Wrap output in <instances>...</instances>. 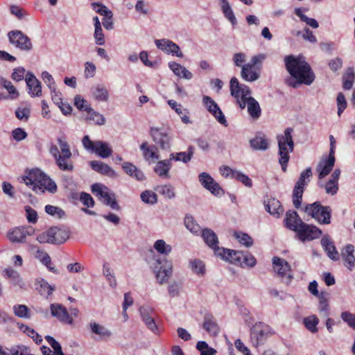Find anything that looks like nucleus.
I'll list each match as a JSON object with an SVG mask.
<instances>
[{"mask_svg": "<svg viewBox=\"0 0 355 355\" xmlns=\"http://www.w3.org/2000/svg\"><path fill=\"white\" fill-rule=\"evenodd\" d=\"M92 191L103 204L110 206L112 209H120L114 193L111 192L107 187L96 183L92 186Z\"/></svg>", "mask_w": 355, "mask_h": 355, "instance_id": "7", "label": "nucleus"}, {"mask_svg": "<svg viewBox=\"0 0 355 355\" xmlns=\"http://www.w3.org/2000/svg\"><path fill=\"white\" fill-rule=\"evenodd\" d=\"M141 199L146 204L154 205L157 201V196L153 191L146 190L141 193Z\"/></svg>", "mask_w": 355, "mask_h": 355, "instance_id": "58", "label": "nucleus"}, {"mask_svg": "<svg viewBox=\"0 0 355 355\" xmlns=\"http://www.w3.org/2000/svg\"><path fill=\"white\" fill-rule=\"evenodd\" d=\"M230 89L231 95L236 98L240 108L243 110L247 105L250 116L253 119H258L261 116V110L259 103L250 96L251 91L249 87L239 83V80L233 77L230 80Z\"/></svg>", "mask_w": 355, "mask_h": 355, "instance_id": "1", "label": "nucleus"}, {"mask_svg": "<svg viewBox=\"0 0 355 355\" xmlns=\"http://www.w3.org/2000/svg\"><path fill=\"white\" fill-rule=\"evenodd\" d=\"M285 67L289 74L298 83L306 85L312 84L315 80V73L310 64L302 55H287L284 58Z\"/></svg>", "mask_w": 355, "mask_h": 355, "instance_id": "2", "label": "nucleus"}, {"mask_svg": "<svg viewBox=\"0 0 355 355\" xmlns=\"http://www.w3.org/2000/svg\"><path fill=\"white\" fill-rule=\"evenodd\" d=\"M9 41L12 44H31V40L28 36L21 31H11L8 34Z\"/></svg>", "mask_w": 355, "mask_h": 355, "instance_id": "28", "label": "nucleus"}, {"mask_svg": "<svg viewBox=\"0 0 355 355\" xmlns=\"http://www.w3.org/2000/svg\"><path fill=\"white\" fill-rule=\"evenodd\" d=\"M312 176V171L311 168H307L303 171L295 183L293 191V202L295 208L299 209L301 206L302 195L305 187L310 181Z\"/></svg>", "mask_w": 355, "mask_h": 355, "instance_id": "6", "label": "nucleus"}, {"mask_svg": "<svg viewBox=\"0 0 355 355\" xmlns=\"http://www.w3.org/2000/svg\"><path fill=\"white\" fill-rule=\"evenodd\" d=\"M264 58L265 56L263 55L254 56L249 63L243 64L241 72V78L248 82L257 80L259 78V74L256 71L255 66Z\"/></svg>", "mask_w": 355, "mask_h": 355, "instance_id": "10", "label": "nucleus"}, {"mask_svg": "<svg viewBox=\"0 0 355 355\" xmlns=\"http://www.w3.org/2000/svg\"><path fill=\"white\" fill-rule=\"evenodd\" d=\"M57 141L60 149V155H72L69 144L64 138L59 137Z\"/></svg>", "mask_w": 355, "mask_h": 355, "instance_id": "63", "label": "nucleus"}, {"mask_svg": "<svg viewBox=\"0 0 355 355\" xmlns=\"http://www.w3.org/2000/svg\"><path fill=\"white\" fill-rule=\"evenodd\" d=\"M89 165L94 171L101 175L110 178H116L117 176L116 173L110 166L101 161H91Z\"/></svg>", "mask_w": 355, "mask_h": 355, "instance_id": "21", "label": "nucleus"}, {"mask_svg": "<svg viewBox=\"0 0 355 355\" xmlns=\"http://www.w3.org/2000/svg\"><path fill=\"white\" fill-rule=\"evenodd\" d=\"M155 249L160 254L167 255L171 251V246L167 245L164 240H157L154 244Z\"/></svg>", "mask_w": 355, "mask_h": 355, "instance_id": "59", "label": "nucleus"}, {"mask_svg": "<svg viewBox=\"0 0 355 355\" xmlns=\"http://www.w3.org/2000/svg\"><path fill=\"white\" fill-rule=\"evenodd\" d=\"M202 101L207 110L211 114H215L216 112L220 109L218 104L208 96H205L202 98Z\"/></svg>", "mask_w": 355, "mask_h": 355, "instance_id": "55", "label": "nucleus"}, {"mask_svg": "<svg viewBox=\"0 0 355 355\" xmlns=\"http://www.w3.org/2000/svg\"><path fill=\"white\" fill-rule=\"evenodd\" d=\"M196 348L200 352V355H215L216 354V350L212 347H209L205 341H198L196 345Z\"/></svg>", "mask_w": 355, "mask_h": 355, "instance_id": "56", "label": "nucleus"}, {"mask_svg": "<svg viewBox=\"0 0 355 355\" xmlns=\"http://www.w3.org/2000/svg\"><path fill=\"white\" fill-rule=\"evenodd\" d=\"M328 293L324 292H321L320 295L318 296L319 299V306L318 309L321 313H323L325 316L329 315V304L327 301Z\"/></svg>", "mask_w": 355, "mask_h": 355, "instance_id": "49", "label": "nucleus"}, {"mask_svg": "<svg viewBox=\"0 0 355 355\" xmlns=\"http://www.w3.org/2000/svg\"><path fill=\"white\" fill-rule=\"evenodd\" d=\"M139 313L147 328L155 334H159V331L155 321L154 309L148 306H142L139 308Z\"/></svg>", "mask_w": 355, "mask_h": 355, "instance_id": "12", "label": "nucleus"}, {"mask_svg": "<svg viewBox=\"0 0 355 355\" xmlns=\"http://www.w3.org/2000/svg\"><path fill=\"white\" fill-rule=\"evenodd\" d=\"M265 207L267 211L277 217L284 211L279 201L275 199L269 200L268 203L265 205Z\"/></svg>", "mask_w": 355, "mask_h": 355, "instance_id": "41", "label": "nucleus"}, {"mask_svg": "<svg viewBox=\"0 0 355 355\" xmlns=\"http://www.w3.org/2000/svg\"><path fill=\"white\" fill-rule=\"evenodd\" d=\"M35 188L37 189V193H44L45 191H47L51 193H54L57 191L56 184L44 173H42V180L39 187Z\"/></svg>", "mask_w": 355, "mask_h": 355, "instance_id": "23", "label": "nucleus"}, {"mask_svg": "<svg viewBox=\"0 0 355 355\" xmlns=\"http://www.w3.org/2000/svg\"><path fill=\"white\" fill-rule=\"evenodd\" d=\"M36 286V288L39 293L42 295H45L46 297L50 295L54 290V288L44 279L37 281Z\"/></svg>", "mask_w": 355, "mask_h": 355, "instance_id": "47", "label": "nucleus"}, {"mask_svg": "<svg viewBox=\"0 0 355 355\" xmlns=\"http://www.w3.org/2000/svg\"><path fill=\"white\" fill-rule=\"evenodd\" d=\"M282 146V145L281 146ZM279 148V162L282 166V168L283 171H286L287 168V164L290 159V153L293 152V150H290L288 149V148H284V147H278Z\"/></svg>", "mask_w": 355, "mask_h": 355, "instance_id": "45", "label": "nucleus"}, {"mask_svg": "<svg viewBox=\"0 0 355 355\" xmlns=\"http://www.w3.org/2000/svg\"><path fill=\"white\" fill-rule=\"evenodd\" d=\"M43 172L39 168H34L26 173L22 179L24 182L37 193V189L35 187H39L41 182Z\"/></svg>", "mask_w": 355, "mask_h": 355, "instance_id": "16", "label": "nucleus"}, {"mask_svg": "<svg viewBox=\"0 0 355 355\" xmlns=\"http://www.w3.org/2000/svg\"><path fill=\"white\" fill-rule=\"evenodd\" d=\"M201 232L203 240L206 244L211 249H213L214 253L216 254V250L220 249V248H219L218 245V241L216 234L213 230L208 228L204 229L201 231Z\"/></svg>", "mask_w": 355, "mask_h": 355, "instance_id": "27", "label": "nucleus"}, {"mask_svg": "<svg viewBox=\"0 0 355 355\" xmlns=\"http://www.w3.org/2000/svg\"><path fill=\"white\" fill-rule=\"evenodd\" d=\"M340 318L349 327L355 329V314L349 311H343L340 314Z\"/></svg>", "mask_w": 355, "mask_h": 355, "instance_id": "61", "label": "nucleus"}, {"mask_svg": "<svg viewBox=\"0 0 355 355\" xmlns=\"http://www.w3.org/2000/svg\"><path fill=\"white\" fill-rule=\"evenodd\" d=\"M122 168L128 175L138 181H142L145 179L144 173L130 162L123 163Z\"/></svg>", "mask_w": 355, "mask_h": 355, "instance_id": "35", "label": "nucleus"}, {"mask_svg": "<svg viewBox=\"0 0 355 355\" xmlns=\"http://www.w3.org/2000/svg\"><path fill=\"white\" fill-rule=\"evenodd\" d=\"M199 182L207 190L215 196H220L223 193L222 188L209 174L203 172L198 175Z\"/></svg>", "mask_w": 355, "mask_h": 355, "instance_id": "13", "label": "nucleus"}, {"mask_svg": "<svg viewBox=\"0 0 355 355\" xmlns=\"http://www.w3.org/2000/svg\"><path fill=\"white\" fill-rule=\"evenodd\" d=\"M321 245L327 256L333 261L339 259V254L336 249L334 243L328 236H324L321 240Z\"/></svg>", "mask_w": 355, "mask_h": 355, "instance_id": "26", "label": "nucleus"}, {"mask_svg": "<svg viewBox=\"0 0 355 355\" xmlns=\"http://www.w3.org/2000/svg\"><path fill=\"white\" fill-rule=\"evenodd\" d=\"M322 234V230L313 225H309L304 222L300 226L296 232L297 239L302 242L313 241L319 238Z\"/></svg>", "mask_w": 355, "mask_h": 355, "instance_id": "11", "label": "nucleus"}, {"mask_svg": "<svg viewBox=\"0 0 355 355\" xmlns=\"http://www.w3.org/2000/svg\"><path fill=\"white\" fill-rule=\"evenodd\" d=\"M19 328L23 331L24 333L31 337L36 344H40L42 342V336L39 335L33 329L24 324H21Z\"/></svg>", "mask_w": 355, "mask_h": 355, "instance_id": "53", "label": "nucleus"}, {"mask_svg": "<svg viewBox=\"0 0 355 355\" xmlns=\"http://www.w3.org/2000/svg\"><path fill=\"white\" fill-rule=\"evenodd\" d=\"M154 271L159 284L166 282L172 274V263L165 259L158 258L155 261Z\"/></svg>", "mask_w": 355, "mask_h": 355, "instance_id": "9", "label": "nucleus"}, {"mask_svg": "<svg viewBox=\"0 0 355 355\" xmlns=\"http://www.w3.org/2000/svg\"><path fill=\"white\" fill-rule=\"evenodd\" d=\"M190 267L192 271L197 275H202L205 272V266L199 259H193L190 261Z\"/></svg>", "mask_w": 355, "mask_h": 355, "instance_id": "57", "label": "nucleus"}, {"mask_svg": "<svg viewBox=\"0 0 355 355\" xmlns=\"http://www.w3.org/2000/svg\"><path fill=\"white\" fill-rule=\"evenodd\" d=\"M13 311L16 316L23 318H30V310L26 305L17 304L13 306Z\"/></svg>", "mask_w": 355, "mask_h": 355, "instance_id": "54", "label": "nucleus"}, {"mask_svg": "<svg viewBox=\"0 0 355 355\" xmlns=\"http://www.w3.org/2000/svg\"><path fill=\"white\" fill-rule=\"evenodd\" d=\"M320 187L324 188L325 192L327 194L334 196L338 190V182L329 180L324 185H321Z\"/></svg>", "mask_w": 355, "mask_h": 355, "instance_id": "60", "label": "nucleus"}, {"mask_svg": "<svg viewBox=\"0 0 355 355\" xmlns=\"http://www.w3.org/2000/svg\"><path fill=\"white\" fill-rule=\"evenodd\" d=\"M171 166L172 163L171 162V159H168L161 160L157 163L154 171L159 177L168 178V171L171 169Z\"/></svg>", "mask_w": 355, "mask_h": 355, "instance_id": "37", "label": "nucleus"}, {"mask_svg": "<svg viewBox=\"0 0 355 355\" xmlns=\"http://www.w3.org/2000/svg\"><path fill=\"white\" fill-rule=\"evenodd\" d=\"M272 334L271 328L263 323L257 322L251 329L250 340L253 346L264 344L266 340Z\"/></svg>", "mask_w": 355, "mask_h": 355, "instance_id": "8", "label": "nucleus"}, {"mask_svg": "<svg viewBox=\"0 0 355 355\" xmlns=\"http://www.w3.org/2000/svg\"><path fill=\"white\" fill-rule=\"evenodd\" d=\"M35 257L39 259L44 266H46L49 271L55 274L58 273V270L53 265L51 259L47 252L41 250H37L35 253Z\"/></svg>", "mask_w": 355, "mask_h": 355, "instance_id": "34", "label": "nucleus"}, {"mask_svg": "<svg viewBox=\"0 0 355 355\" xmlns=\"http://www.w3.org/2000/svg\"><path fill=\"white\" fill-rule=\"evenodd\" d=\"M285 222L286 227L295 232L297 231L300 226H301L304 223L297 213L295 211H289L286 212Z\"/></svg>", "mask_w": 355, "mask_h": 355, "instance_id": "25", "label": "nucleus"}, {"mask_svg": "<svg viewBox=\"0 0 355 355\" xmlns=\"http://www.w3.org/2000/svg\"><path fill=\"white\" fill-rule=\"evenodd\" d=\"M51 315L55 317L59 321L67 324H72L73 320L69 314L67 309L60 304H51L50 306Z\"/></svg>", "mask_w": 355, "mask_h": 355, "instance_id": "15", "label": "nucleus"}, {"mask_svg": "<svg viewBox=\"0 0 355 355\" xmlns=\"http://www.w3.org/2000/svg\"><path fill=\"white\" fill-rule=\"evenodd\" d=\"M91 331L98 336L101 340H107L112 336V332L105 326L96 322H91L89 324Z\"/></svg>", "mask_w": 355, "mask_h": 355, "instance_id": "32", "label": "nucleus"}, {"mask_svg": "<svg viewBox=\"0 0 355 355\" xmlns=\"http://www.w3.org/2000/svg\"><path fill=\"white\" fill-rule=\"evenodd\" d=\"M28 348L24 345L13 346L8 350V355H31Z\"/></svg>", "mask_w": 355, "mask_h": 355, "instance_id": "64", "label": "nucleus"}, {"mask_svg": "<svg viewBox=\"0 0 355 355\" xmlns=\"http://www.w3.org/2000/svg\"><path fill=\"white\" fill-rule=\"evenodd\" d=\"M156 191L168 199H172L175 196L174 187L171 184L159 186L156 188Z\"/></svg>", "mask_w": 355, "mask_h": 355, "instance_id": "51", "label": "nucleus"}, {"mask_svg": "<svg viewBox=\"0 0 355 355\" xmlns=\"http://www.w3.org/2000/svg\"><path fill=\"white\" fill-rule=\"evenodd\" d=\"M87 114L89 115L87 119L94 121L96 124L103 125L105 123V119L104 116L102 114L94 111L93 109L89 108Z\"/></svg>", "mask_w": 355, "mask_h": 355, "instance_id": "62", "label": "nucleus"}, {"mask_svg": "<svg viewBox=\"0 0 355 355\" xmlns=\"http://www.w3.org/2000/svg\"><path fill=\"white\" fill-rule=\"evenodd\" d=\"M250 144L255 150H266L268 148V142L266 136L260 132L250 140Z\"/></svg>", "mask_w": 355, "mask_h": 355, "instance_id": "31", "label": "nucleus"}, {"mask_svg": "<svg viewBox=\"0 0 355 355\" xmlns=\"http://www.w3.org/2000/svg\"><path fill=\"white\" fill-rule=\"evenodd\" d=\"M272 263L274 265V270L281 277L288 276L289 279L292 277L290 274L291 266L286 260L275 257L272 259Z\"/></svg>", "mask_w": 355, "mask_h": 355, "instance_id": "20", "label": "nucleus"}, {"mask_svg": "<svg viewBox=\"0 0 355 355\" xmlns=\"http://www.w3.org/2000/svg\"><path fill=\"white\" fill-rule=\"evenodd\" d=\"M82 144L86 150L95 153L101 158H107L112 154V148L107 142L100 140L94 141L88 135L83 137Z\"/></svg>", "mask_w": 355, "mask_h": 355, "instance_id": "4", "label": "nucleus"}, {"mask_svg": "<svg viewBox=\"0 0 355 355\" xmlns=\"http://www.w3.org/2000/svg\"><path fill=\"white\" fill-rule=\"evenodd\" d=\"M184 225L193 234H198L201 232L200 227L195 222L193 218L191 216H187L185 217Z\"/></svg>", "mask_w": 355, "mask_h": 355, "instance_id": "52", "label": "nucleus"}, {"mask_svg": "<svg viewBox=\"0 0 355 355\" xmlns=\"http://www.w3.org/2000/svg\"><path fill=\"white\" fill-rule=\"evenodd\" d=\"M354 248L352 245H347L341 252V257L344 259L345 265L349 270H352L354 266L355 257L353 254Z\"/></svg>", "mask_w": 355, "mask_h": 355, "instance_id": "30", "label": "nucleus"}, {"mask_svg": "<svg viewBox=\"0 0 355 355\" xmlns=\"http://www.w3.org/2000/svg\"><path fill=\"white\" fill-rule=\"evenodd\" d=\"M335 164V156L329 155L328 157L322 159L316 168L318 173V178L322 179L332 171Z\"/></svg>", "mask_w": 355, "mask_h": 355, "instance_id": "18", "label": "nucleus"}, {"mask_svg": "<svg viewBox=\"0 0 355 355\" xmlns=\"http://www.w3.org/2000/svg\"><path fill=\"white\" fill-rule=\"evenodd\" d=\"M203 328L211 336H216L220 330L218 324L211 315L205 316Z\"/></svg>", "mask_w": 355, "mask_h": 355, "instance_id": "33", "label": "nucleus"}, {"mask_svg": "<svg viewBox=\"0 0 355 355\" xmlns=\"http://www.w3.org/2000/svg\"><path fill=\"white\" fill-rule=\"evenodd\" d=\"M354 79L355 74L354 69L352 67L347 68L343 76V88L345 89H350L353 86Z\"/></svg>", "mask_w": 355, "mask_h": 355, "instance_id": "46", "label": "nucleus"}, {"mask_svg": "<svg viewBox=\"0 0 355 355\" xmlns=\"http://www.w3.org/2000/svg\"><path fill=\"white\" fill-rule=\"evenodd\" d=\"M93 97L98 101H107L108 100V91L103 85H97L92 89Z\"/></svg>", "mask_w": 355, "mask_h": 355, "instance_id": "43", "label": "nucleus"}, {"mask_svg": "<svg viewBox=\"0 0 355 355\" xmlns=\"http://www.w3.org/2000/svg\"><path fill=\"white\" fill-rule=\"evenodd\" d=\"M293 130L291 128H287L284 134L277 135V139L278 142V147L288 148L290 150H293L294 142L292 137V132Z\"/></svg>", "mask_w": 355, "mask_h": 355, "instance_id": "24", "label": "nucleus"}, {"mask_svg": "<svg viewBox=\"0 0 355 355\" xmlns=\"http://www.w3.org/2000/svg\"><path fill=\"white\" fill-rule=\"evenodd\" d=\"M222 3L221 8L225 17L233 26L236 24V19L227 0H220Z\"/></svg>", "mask_w": 355, "mask_h": 355, "instance_id": "44", "label": "nucleus"}, {"mask_svg": "<svg viewBox=\"0 0 355 355\" xmlns=\"http://www.w3.org/2000/svg\"><path fill=\"white\" fill-rule=\"evenodd\" d=\"M25 80L29 89V94L33 97L40 96L42 95V85L38 79L32 73L28 72Z\"/></svg>", "mask_w": 355, "mask_h": 355, "instance_id": "19", "label": "nucleus"}, {"mask_svg": "<svg viewBox=\"0 0 355 355\" xmlns=\"http://www.w3.org/2000/svg\"><path fill=\"white\" fill-rule=\"evenodd\" d=\"M92 9L98 14L104 17H113L112 12L109 10L105 5L98 2L91 3Z\"/></svg>", "mask_w": 355, "mask_h": 355, "instance_id": "50", "label": "nucleus"}, {"mask_svg": "<svg viewBox=\"0 0 355 355\" xmlns=\"http://www.w3.org/2000/svg\"><path fill=\"white\" fill-rule=\"evenodd\" d=\"M319 319L315 315H311L304 318L303 320V324L305 327L313 334H315L318 331V329L317 327Z\"/></svg>", "mask_w": 355, "mask_h": 355, "instance_id": "42", "label": "nucleus"}, {"mask_svg": "<svg viewBox=\"0 0 355 355\" xmlns=\"http://www.w3.org/2000/svg\"><path fill=\"white\" fill-rule=\"evenodd\" d=\"M3 272V276L8 279L13 285H20L21 279L19 274L17 271L12 268H6Z\"/></svg>", "mask_w": 355, "mask_h": 355, "instance_id": "48", "label": "nucleus"}, {"mask_svg": "<svg viewBox=\"0 0 355 355\" xmlns=\"http://www.w3.org/2000/svg\"><path fill=\"white\" fill-rule=\"evenodd\" d=\"M216 254L234 264H243V252L221 248L216 250Z\"/></svg>", "mask_w": 355, "mask_h": 355, "instance_id": "14", "label": "nucleus"}, {"mask_svg": "<svg viewBox=\"0 0 355 355\" xmlns=\"http://www.w3.org/2000/svg\"><path fill=\"white\" fill-rule=\"evenodd\" d=\"M169 67L173 71V72L180 78L190 80L193 77V74L191 72H190L184 67L178 63H169Z\"/></svg>", "mask_w": 355, "mask_h": 355, "instance_id": "38", "label": "nucleus"}, {"mask_svg": "<svg viewBox=\"0 0 355 355\" xmlns=\"http://www.w3.org/2000/svg\"><path fill=\"white\" fill-rule=\"evenodd\" d=\"M55 159L58 168L64 171L71 172L73 171L74 166L71 158L72 155H60Z\"/></svg>", "mask_w": 355, "mask_h": 355, "instance_id": "29", "label": "nucleus"}, {"mask_svg": "<svg viewBox=\"0 0 355 355\" xmlns=\"http://www.w3.org/2000/svg\"><path fill=\"white\" fill-rule=\"evenodd\" d=\"M28 234L29 232L27 231L26 228L21 227H16L11 230L8 233V237L12 242H23Z\"/></svg>", "mask_w": 355, "mask_h": 355, "instance_id": "36", "label": "nucleus"}, {"mask_svg": "<svg viewBox=\"0 0 355 355\" xmlns=\"http://www.w3.org/2000/svg\"><path fill=\"white\" fill-rule=\"evenodd\" d=\"M194 153V148L193 146H189L187 152H180V153H173L170 155L171 162L172 160L175 161H182L184 163H188L192 158L193 155Z\"/></svg>", "mask_w": 355, "mask_h": 355, "instance_id": "39", "label": "nucleus"}, {"mask_svg": "<svg viewBox=\"0 0 355 355\" xmlns=\"http://www.w3.org/2000/svg\"><path fill=\"white\" fill-rule=\"evenodd\" d=\"M51 241L53 244H61L65 242L69 237V231L64 228L52 227L50 228Z\"/></svg>", "mask_w": 355, "mask_h": 355, "instance_id": "22", "label": "nucleus"}, {"mask_svg": "<svg viewBox=\"0 0 355 355\" xmlns=\"http://www.w3.org/2000/svg\"><path fill=\"white\" fill-rule=\"evenodd\" d=\"M285 67L289 74L298 83L306 85L312 84L315 80V73L310 64L302 55H287L284 58Z\"/></svg>", "mask_w": 355, "mask_h": 355, "instance_id": "3", "label": "nucleus"}, {"mask_svg": "<svg viewBox=\"0 0 355 355\" xmlns=\"http://www.w3.org/2000/svg\"><path fill=\"white\" fill-rule=\"evenodd\" d=\"M168 103L171 108L180 115L181 120L184 123L189 124L191 123L189 116L187 115L189 112L187 110H183L181 105L178 104L177 102L173 100H169Z\"/></svg>", "mask_w": 355, "mask_h": 355, "instance_id": "40", "label": "nucleus"}, {"mask_svg": "<svg viewBox=\"0 0 355 355\" xmlns=\"http://www.w3.org/2000/svg\"><path fill=\"white\" fill-rule=\"evenodd\" d=\"M304 211L320 224L328 225L331 223V209L330 207L322 206L319 202L307 205L304 207Z\"/></svg>", "mask_w": 355, "mask_h": 355, "instance_id": "5", "label": "nucleus"}, {"mask_svg": "<svg viewBox=\"0 0 355 355\" xmlns=\"http://www.w3.org/2000/svg\"><path fill=\"white\" fill-rule=\"evenodd\" d=\"M150 135L154 141L159 145L160 148L163 150L170 149L171 137L165 132L160 130L156 128L150 129Z\"/></svg>", "mask_w": 355, "mask_h": 355, "instance_id": "17", "label": "nucleus"}]
</instances>
